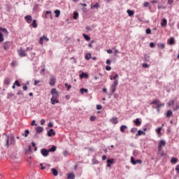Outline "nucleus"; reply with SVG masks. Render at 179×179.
<instances>
[{
	"label": "nucleus",
	"mask_w": 179,
	"mask_h": 179,
	"mask_svg": "<svg viewBox=\"0 0 179 179\" xmlns=\"http://www.w3.org/2000/svg\"><path fill=\"white\" fill-rule=\"evenodd\" d=\"M117 78H118V74L116 73V75L113 76V80H115V81H113V85L110 87V95H113L115 92L117 86L118 85V80H116Z\"/></svg>",
	"instance_id": "obj_1"
},
{
	"label": "nucleus",
	"mask_w": 179,
	"mask_h": 179,
	"mask_svg": "<svg viewBox=\"0 0 179 179\" xmlns=\"http://www.w3.org/2000/svg\"><path fill=\"white\" fill-rule=\"evenodd\" d=\"M166 145V141L165 140L162 139L159 141V145H158V150L161 156L164 155V153L162 152V150H163V148H165Z\"/></svg>",
	"instance_id": "obj_2"
},
{
	"label": "nucleus",
	"mask_w": 179,
	"mask_h": 179,
	"mask_svg": "<svg viewBox=\"0 0 179 179\" xmlns=\"http://www.w3.org/2000/svg\"><path fill=\"white\" fill-rule=\"evenodd\" d=\"M15 143V138L13 136H6V146L8 147L10 145Z\"/></svg>",
	"instance_id": "obj_3"
},
{
	"label": "nucleus",
	"mask_w": 179,
	"mask_h": 179,
	"mask_svg": "<svg viewBox=\"0 0 179 179\" xmlns=\"http://www.w3.org/2000/svg\"><path fill=\"white\" fill-rule=\"evenodd\" d=\"M50 94L52 95V98L51 99H58L59 97V95L57 91L55 88L52 89V90L50 92Z\"/></svg>",
	"instance_id": "obj_4"
},
{
	"label": "nucleus",
	"mask_w": 179,
	"mask_h": 179,
	"mask_svg": "<svg viewBox=\"0 0 179 179\" xmlns=\"http://www.w3.org/2000/svg\"><path fill=\"white\" fill-rule=\"evenodd\" d=\"M27 51L23 50L22 48H20V50H18V55L21 57H25L27 56V53L26 52Z\"/></svg>",
	"instance_id": "obj_5"
},
{
	"label": "nucleus",
	"mask_w": 179,
	"mask_h": 179,
	"mask_svg": "<svg viewBox=\"0 0 179 179\" xmlns=\"http://www.w3.org/2000/svg\"><path fill=\"white\" fill-rule=\"evenodd\" d=\"M49 152H50V151H49V150H48L47 149H45V148H43V149H41V153L42 154V155L43 156V157H48V155H49Z\"/></svg>",
	"instance_id": "obj_6"
},
{
	"label": "nucleus",
	"mask_w": 179,
	"mask_h": 179,
	"mask_svg": "<svg viewBox=\"0 0 179 179\" xmlns=\"http://www.w3.org/2000/svg\"><path fill=\"white\" fill-rule=\"evenodd\" d=\"M11 46V43L9 42V41H6V42H4L3 43V50H8L10 47Z\"/></svg>",
	"instance_id": "obj_7"
},
{
	"label": "nucleus",
	"mask_w": 179,
	"mask_h": 179,
	"mask_svg": "<svg viewBox=\"0 0 179 179\" xmlns=\"http://www.w3.org/2000/svg\"><path fill=\"white\" fill-rule=\"evenodd\" d=\"M24 20L27 21V23L31 24L32 22V17L30 15L24 16Z\"/></svg>",
	"instance_id": "obj_8"
},
{
	"label": "nucleus",
	"mask_w": 179,
	"mask_h": 179,
	"mask_svg": "<svg viewBox=\"0 0 179 179\" xmlns=\"http://www.w3.org/2000/svg\"><path fill=\"white\" fill-rule=\"evenodd\" d=\"M167 43L170 45H173L175 44V38L171 37L169 39H168Z\"/></svg>",
	"instance_id": "obj_9"
},
{
	"label": "nucleus",
	"mask_w": 179,
	"mask_h": 179,
	"mask_svg": "<svg viewBox=\"0 0 179 179\" xmlns=\"http://www.w3.org/2000/svg\"><path fill=\"white\" fill-rule=\"evenodd\" d=\"M162 27H166L167 26V20L166 18H163L161 21Z\"/></svg>",
	"instance_id": "obj_10"
},
{
	"label": "nucleus",
	"mask_w": 179,
	"mask_h": 179,
	"mask_svg": "<svg viewBox=\"0 0 179 179\" xmlns=\"http://www.w3.org/2000/svg\"><path fill=\"white\" fill-rule=\"evenodd\" d=\"M113 162H114V159H107V162H106V163H107V164H106L107 167H110L111 165L113 164Z\"/></svg>",
	"instance_id": "obj_11"
},
{
	"label": "nucleus",
	"mask_w": 179,
	"mask_h": 179,
	"mask_svg": "<svg viewBox=\"0 0 179 179\" xmlns=\"http://www.w3.org/2000/svg\"><path fill=\"white\" fill-rule=\"evenodd\" d=\"M30 134V131L29 129L24 130V133H22L21 136L24 138H27L29 134Z\"/></svg>",
	"instance_id": "obj_12"
},
{
	"label": "nucleus",
	"mask_w": 179,
	"mask_h": 179,
	"mask_svg": "<svg viewBox=\"0 0 179 179\" xmlns=\"http://www.w3.org/2000/svg\"><path fill=\"white\" fill-rule=\"evenodd\" d=\"M48 136L49 137H52V136H55V132H54L53 129H50L49 131H48Z\"/></svg>",
	"instance_id": "obj_13"
},
{
	"label": "nucleus",
	"mask_w": 179,
	"mask_h": 179,
	"mask_svg": "<svg viewBox=\"0 0 179 179\" xmlns=\"http://www.w3.org/2000/svg\"><path fill=\"white\" fill-rule=\"evenodd\" d=\"M110 122L113 124H117L118 123V119L115 117H113L112 119H110Z\"/></svg>",
	"instance_id": "obj_14"
},
{
	"label": "nucleus",
	"mask_w": 179,
	"mask_h": 179,
	"mask_svg": "<svg viewBox=\"0 0 179 179\" xmlns=\"http://www.w3.org/2000/svg\"><path fill=\"white\" fill-rule=\"evenodd\" d=\"M45 17L47 19H51V20H52V14H51V12H50V11H46V13H45Z\"/></svg>",
	"instance_id": "obj_15"
},
{
	"label": "nucleus",
	"mask_w": 179,
	"mask_h": 179,
	"mask_svg": "<svg viewBox=\"0 0 179 179\" xmlns=\"http://www.w3.org/2000/svg\"><path fill=\"white\" fill-rule=\"evenodd\" d=\"M100 7L99 3H96L94 5H93V3L91 4V9L94 10V9H98Z\"/></svg>",
	"instance_id": "obj_16"
},
{
	"label": "nucleus",
	"mask_w": 179,
	"mask_h": 179,
	"mask_svg": "<svg viewBox=\"0 0 179 179\" xmlns=\"http://www.w3.org/2000/svg\"><path fill=\"white\" fill-rule=\"evenodd\" d=\"M55 81H56V79H55L53 76H52V77L50 78V85L51 86H54L55 84Z\"/></svg>",
	"instance_id": "obj_17"
},
{
	"label": "nucleus",
	"mask_w": 179,
	"mask_h": 179,
	"mask_svg": "<svg viewBox=\"0 0 179 179\" xmlns=\"http://www.w3.org/2000/svg\"><path fill=\"white\" fill-rule=\"evenodd\" d=\"M3 84L6 85H10V79L6 78L3 80Z\"/></svg>",
	"instance_id": "obj_18"
},
{
	"label": "nucleus",
	"mask_w": 179,
	"mask_h": 179,
	"mask_svg": "<svg viewBox=\"0 0 179 179\" xmlns=\"http://www.w3.org/2000/svg\"><path fill=\"white\" fill-rule=\"evenodd\" d=\"M50 103L52 105H55V103H59V101H58V99L51 98Z\"/></svg>",
	"instance_id": "obj_19"
},
{
	"label": "nucleus",
	"mask_w": 179,
	"mask_h": 179,
	"mask_svg": "<svg viewBox=\"0 0 179 179\" xmlns=\"http://www.w3.org/2000/svg\"><path fill=\"white\" fill-rule=\"evenodd\" d=\"M83 36L84 37V38L85 39V41H90L91 37H90V36H88L87 34H83Z\"/></svg>",
	"instance_id": "obj_20"
},
{
	"label": "nucleus",
	"mask_w": 179,
	"mask_h": 179,
	"mask_svg": "<svg viewBox=\"0 0 179 179\" xmlns=\"http://www.w3.org/2000/svg\"><path fill=\"white\" fill-rule=\"evenodd\" d=\"M36 131L38 134H41L43 131V128L42 127H37Z\"/></svg>",
	"instance_id": "obj_21"
},
{
	"label": "nucleus",
	"mask_w": 179,
	"mask_h": 179,
	"mask_svg": "<svg viewBox=\"0 0 179 179\" xmlns=\"http://www.w3.org/2000/svg\"><path fill=\"white\" fill-rule=\"evenodd\" d=\"M85 58V59H86L87 61L90 60L91 58H92V54H91V53H87V54H86Z\"/></svg>",
	"instance_id": "obj_22"
},
{
	"label": "nucleus",
	"mask_w": 179,
	"mask_h": 179,
	"mask_svg": "<svg viewBox=\"0 0 179 179\" xmlns=\"http://www.w3.org/2000/svg\"><path fill=\"white\" fill-rule=\"evenodd\" d=\"M0 31L3 32L4 34H8V31L6 28L0 27Z\"/></svg>",
	"instance_id": "obj_23"
},
{
	"label": "nucleus",
	"mask_w": 179,
	"mask_h": 179,
	"mask_svg": "<svg viewBox=\"0 0 179 179\" xmlns=\"http://www.w3.org/2000/svg\"><path fill=\"white\" fill-rule=\"evenodd\" d=\"M89 77L88 74L83 72L80 75V78H87Z\"/></svg>",
	"instance_id": "obj_24"
},
{
	"label": "nucleus",
	"mask_w": 179,
	"mask_h": 179,
	"mask_svg": "<svg viewBox=\"0 0 179 179\" xmlns=\"http://www.w3.org/2000/svg\"><path fill=\"white\" fill-rule=\"evenodd\" d=\"M126 129H127V125H122L121 126V127H120L121 132L124 133Z\"/></svg>",
	"instance_id": "obj_25"
},
{
	"label": "nucleus",
	"mask_w": 179,
	"mask_h": 179,
	"mask_svg": "<svg viewBox=\"0 0 179 179\" xmlns=\"http://www.w3.org/2000/svg\"><path fill=\"white\" fill-rule=\"evenodd\" d=\"M68 179H75V174L69 173L67 175Z\"/></svg>",
	"instance_id": "obj_26"
},
{
	"label": "nucleus",
	"mask_w": 179,
	"mask_h": 179,
	"mask_svg": "<svg viewBox=\"0 0 179 179\" xmlns=\"http://www.w3.org/2000/svg\"><path fill=\"white\" fill-rule=\"evenodd\" d=\"M173 115V111L172 110H169L166 113V117L168 118H170Z\"/></svg>",
	"instance_id": "obj_27"
},
{
	"label": "nucleus",
	"mask_w": 179,
	"mask_h": 179,
	"mask_svg": "<svg viewBox=\"0 0 179 179\" xmlns=\"http://www.w3.org/2000/svg\"><path fill=\"white\" fill-rule=\"evenodd\" d=\"M134 123L136 126H140L141 124V122L139 120V118H136V120H134Z\"/></svg>",
	"instance_id": "obj_28"
},
{
	"label": "nucleus",
	"mask_w": 179,
	"mask_h": 179,
	"mask_svg": "<svg viewBox=\"0 0 179 179\" xmlns=\"http://www.w3.org/2000/svg\"><path fill=\"white\" fill-rule=\"evenodd\" d=\"M80 93H81L82 94H84L85 92V93H88V90L85 89V88H81V89L80 90Z\"/></svg>",
	"instance_id": "obj_29"
},
{
	"label": "nucleus",
	"mask_w": 179,
	"mask_h": 179,
	"mask_svg": "<svg viewBox=\"0 0 179 179\" xmlns=\"http://www.w3.org/2000/svg\"><path fill=\"white\" fill-rule=\"evenodd\" d=\"M4 41V36L1 31H0V43H3Z\"/></svg>",
	"instance_id": "obj_30"
},
{
	"label": "nucleus",
	"mask_w": 179,
	"mask_h": 179,
	"mask_svg": "<svg viewBox=\"0 0 179 179\" xmlns=\"http://www.w3.org/2000/svg\"><path fill=\"white\" fill-rule=\"evenodd\" d=\"M171 162L172 164H176L178 162V159L176 157H172L171 159Z\"/></svg>",
	"instance_id": "obj_31"
},
{
	"label": "nucleus",
	"mask_w": 179,
	"mask_h": 179,
	"mask_svg": "<svg viewBox=\"0 0 179 179\" xmlns=\"http://www.w3.org/2000/svg\"><path fill=\"white\" fill-rule=\"evenodd\" d=\"M78 17H79V13L78 12H75L73 13V19L74 20H78Z\"/></svg>",
	"instance_id": "obj_32"
},
{
	"label": "nucleus",
	"mask_w": 179,
	"mask_h": 179,
	"mask_svg": "<svg viewBox=\"0 0 179 179\" xmlns=\"http://www.w3.org/2000/svg\"><path fill=\"white\" fill-rule=\"evenodd\" d=\"M158 48L159 49L164 50L165 48V44L164 43H159V44H158Z\"/></svg>",
	"instance_id": "obj_33"
},
{
	"label": "nucleus",
	"mask_w": 179,
	"mask_h": 179,
	"mask_svg": "<svg viewBox=\"0 0 179 179\" xmlns=\"http://www.w3.org/2000/svg\"><path fill=\"white\" fill-rule=\"evenodd\" d=\"M51 171L55 176H57L58 172L55 169H52Z\"/></svg>",
	"instance_id": "obj_34"
},
{
	"label": "nucleus",
	"mask_w": 179,
	"mask_h": 179,
	"mask_svg": "<svg viewBox=\"0 0 179 179\" xmlns=\"http://www.w3.org/2000/svg\"><path fill=\"white\" fill-rule=\"evenodd\" d=\"M92 162L93 164H98L99 163V162L95 157L92 159Z\"/></svg>",
	"instance_id": "obj_35"
},
{
	"label": "nucleus",
	"mask_w": 179,
	"mask_h": 179,
	"mask_svg": "<svg viewBox=\"0 0 179 179\" xmlns=\"http://www.w3.org/2000/svg\"><path fill=\"white\" fill-rule=\"evenodd\" d=\"M127 13H128L129 16H130V17H131L134 15V12L133 10H128Z\"/></svg>",
	"instance_id": "obj_36"
},
{
	"label": "nucleus",
	"mask_w": 179,
	"mask_h": 179,
	"mask_svg": "<svg viewBox=\"0 0 179 179\" xmlns=\"http://www.w3.org/2000/svg\"><path fill=\"white\" fill-rule=\"evenodd\" d=\"M37 24H36V20H34L33 21H32V27H34V28H37Z\"/></svg>",
	"instance_id": "obj_37"
},
{
	"label": "nucleus",
	"mask_w": 179,
	"mask_h": 179,
	"mask_svg": "<svg viewBox=\"0 0 179 179\" xmlns=\"http://www.w3.org/2000/svg\"><path fill=\"white\" fill-rule=\"evenodd\" d=\"M55 17H58L59 16V15H60V11L59 10H56L55 11Z\"/></svg>",
	"instance_id": "obj_38"
},
{
	"label": "nucleus",
	"mask_w": 179,
	"mask_h": 179,
	"mask_svg": "<svg viewBox=\"0 0 179 179\" xmlns=\"http://www.w3.org/2000/svg\"><path fill=\"white\" fill-rule=\"evenodd\" d=\"M141 135H145V132L143 131L142 130H138L136 136H141Z\"/></svg>",
	"instance_id": "obj_39"
},
{
	"label": "nucleus",
	"mask_w": 179,
	"mask_h": 179,
	"mask_svg": "<svg viewBox=\"0 0 179 179\" xmlns=\"http://www.w3.org/2000/svg\"><path fill=\"white\" fill-rule=\"evenodd\" d=\"M70 154H69V152H68V151H66V150H64L63 151V155H64V157H67V156H69Z\"/></svg>",
	"instance_id": "obj_40"
},
{
	"label": "nucleus",
	"mask_w": 179,
	"mask_h": 179,
	"mask_svg": "<svg viewBox=\"0 0 179 179\" xmlns=\"http://www.w3.org/2000/svg\"><path fill=\"white\" fill-rule=\"evenodd\" d=\"M43 41H44V38H43V36H41L39 40V43L43 45Z\"/></svg>",
	"instance_id": "obj_41"
},
{
	"label": "nucleus",
	"mask_w": 179,
	"mask_h": 179,
	"mask_svg": "<svg viewBox=\"0 0 179 179\" xmlns=\"http://www.w3.org/2000/svg\"><path fill=\"white\" fill-rule=\"evenodd\" d=\"M56 147L53 145L50 150H48L49 152H55Z\"/></svg>",
	"instance_id": "obj_42"
},
{
	"label": "nucleus",
	"mask_w": 179,
	"mask_h": 179,
	"mask_svg": "<svg viewBox=\"0 0 179 179\" xmlns=\"http://www.w3.org/2000/svg\"><path fill=\"white\" fill-rule=\"evenodd\" d=\"M131 162L132 163V164L136 165V162L134 160V158L133 157H131Z\"/></svg>",
	"instance_id": "obj_43"
},
{
	"label": "nucleus",
	"mask_w": 179,
	"mask_h": 179,
	"mask_svg": "<svg viewBox=\"0 0 179 179\" xmlns=\"http://www.w3.org/2000/svg\"><path fill=\"white\" fill-rule=\"evenodd\" d=\"M145 33L146 34H151V30L150 28H147L146 30H145Z\"/></svg>",
	"instance_id": "obj_44"
},
{
	"label": "nucleus",
	"mask_w": 179,
	"mask_h": 179,
	"mask_svg": "<svg viewBox=\"0 0 179 179\" xmlns=\"http://www.w3.org/2000/svg\"><path fill=\"white\" fill-rule=\"evenodd\" d=\"M144 58L147 62H149L150 57L148 55H144Z\"/></svg>",
	"instance_id": "obj_45"
},
{
	"label": "nucleus",
	"mask_w": 179,
	"mask_h": 179,
	"mask_svg": "<svg viewBox=\"0 0 179 179\" xmlns=\"http://www.w3.org/2000/svg\"><path fill=\"white\" fill-rule=\"evenodd\" d=\"M175 101H171L169 102L168 105L169 106H171L174 105Z\"/></svg>",
	"instance_id": "obj_46"
},
{
	"label": "nucleus",
	"mask_w": 179,
	"mask_h": 179,
	"mask_svg": "<svg viewBox=\"0 0 179 179\" xmlns=\"http://www.w3.org/2000/svg\"><path fill=\"white\" fill-rule=\"evenodd\" d=\"M143 68H149V65L146 63H143L142 64Z\"/></svg>",
	"instance_id": "obj_47"
},
{
	"label": "nucleus",
	"mask_w": 179,
	"mask_h": 179,
	"mask_svg": "<svg viewBox=\"0 0 179 179\" xmlns=\"http://www.w3.org/2000/svg\"><path fill=\"white\" fill-rule=\"evenodd\" d=\"M31 126H37V124H36V120H32V122H31Z\"/></svg>",
	"instance_id": "obj_48"
},
{
	"label": "nucleus",
	"mask_w": 179,
	"mask_h": 179,
	"mask_svg": "<svg viewBox=\"0 0 179 179\" xmlns=\"http://www.w3.org/2000/svg\"><path fill=\"white\" fill-rule=\"evenodd\" d=\"M103 106L101 105H96V110H101Z\"/></svg>",
	"instance_id": "obj_49"
},
{
	"label": "nucleus",
	"mask_w": 179,
	"mask_h": 179,
	"mask_svg": "<svg viewBox=\"0 0 179 179\" xmlns=\"http://www.w3.org/2000/svg\"><path fill=\"white\" fill-rule=\"evenodd\" d=\"M160 131H162V127L157 129V135L160 136Z\"/></svg>",
	"instance_id": "obj_50"
},
{
	"label": "nucleus",
	"mask_w": 179,
	"mask_h": 179,
	"mask_svg": "<svg viewBox=\"0 0 179 179\" xmlns=\"http://www.w3.org/2000/svg\"><path fill=\"white\" fill-rule=\"evenodd\" d=\"M31 50H33V46L27 48V50H26L27 52L31 51Z\"/></svg>",
	"instance_id": "obj_51"
},
{
	"label": "nucleus",
	"mask_w": 179,
	"mask_h": 179,
	"mask_svg": "<svg viewBox=\"0 0 179 179\" xmlns=\"http://www.w3.org/2000/svg\"><path fill=\"white\" fill-rule=\"evenodd\" d=\"M43 40L45 41L46 42L49 41V38L45 35L43 36Z\"/></svg>",
	"instance_id": "obj_52"
},
{
	"label": "nucleus",
	"mask_w": 179,
	"mask_h": 179,
	"mask_svg": "<svg viewBox=\"0 0 179 179\" xmlns=\"http://www.w3.org/2000/svg\"><path fill=\"white\" fill-rule=\"evenodd\" d=\"M169 5H172L174 3V0H168L167 2Z\"/></svg>",
	"instance_id": "obj_53"
},
{
	"label": "nucleus",
	"mask_w": 179,
	"mask_h": 179,
	"mask_svg": "<svg viewBox=\"0 0 179 179\" xmlns=\"http://www.w3.org/2000/svg\"><path fill=\"white\" fill-rule=\"evenodd\" d=\"M14 85H16L17 87H20V84L18 80H15Z\"/></svg>",
	"instance_id": "obj_54"
},
{
	"label": "nucleus",
	"mask_w": 179,
	"mask_h": 179,
	"mask_svg": "<svg viewBox=\"0 0 179 179\" xmlns=\"http://www.w3.org/2000/svg\"><path fill=\"white\" fill-rule=\"evenodd\" d=\"M150 48H155V43H152V42L150 43Z\"/></svg>",
	"instance_id": "obj_55"
},
{
	"label": "nucleus",
	"mask_w": 179,
	"mask_h": 179,
	"mask_svg": "<svg viewBox=\"0 0 179 179\" xmlns=\"http://www.w3.org/2000/svg\"><path fill=\"white\" fill-rule=\"evenodd\" d=\"M90 120H91L92 122L95 121V120H96V117H95V116H91V117H90Z\"/></svg>",
	"instance_id": "obj_56"
},
{
	"label": "nucleus",
	"mask_w": 179,
	"mask_h": 179,
	"mask_svg": "<svg viewBox=\"0 0 179 179\" xmlns=\"http://www.w3.org/2000/svg\"><path fill=\"white\" fill-rule=\"evenodd\" d=\"M105 69L106 71H110L111 70V67L110 66H106Z\"/></svg>",
	"instance_id": "obj_57"
},
{
	"label": "nucleus",
	"mask_w": 179,
	"mask_h": 179,
	"mask_svg": "<svg viewBox=\"0 0 179 179\" xmlns=\"http://www.w3.org/2000/svg\"><path fill=\"white\" fill-rule=\"evenodd\" d=\"M176 171L177 173H179V164L176 166Z\"/></svg>",
	"instance_id": "obj_58"
},
{
	"label": "nucleus",
	"mask_w": 179,
	"mask_h": 179,
	"mask_svg": "<svg viewBox=\"0 0 179 179\" xmlns=\"http://www.w3.org/2000/svg\"><path fill=\"white\" fill-rule=\"evenodd\" d=\"M45 123V120L44 119H41V125H44Z\"/></svg>",
	"instance_id": "obj_59"
},
{
	"label": "nucleus",
	"mask_w": 179,
	"mask_h": 179,
	"mask_svg": "<svg viewBox=\"0 0 179 179\" xmlns=\"http://www.w3.org/2000/svg\"><path fill=\"white\" fill-rule=\"evenodd\" d=\"M40 166H41L42 170H45L46 169V166H43V164H41Z\"/></svg>",
	"instance_id": "obj_60"
},
{
	"label": "nucleus",
	"mask_w": 179,
	"mask_h": 179,
	"mask_svg": "<svg viewBox=\"0 0 179 179\" xmlns=\"http://www.w3.org/2000/svg\"><path fill=\"white\" fill-rule=\"evenodd\" d=\"M135 162H136V164H141V163H142V161L140 160V159H137V160L135 161Z\"/></svg>",
	"instance_id": "obj_61"
},
{
	"label": "nucleus",
	"mask_w": 179,
	"mask_h": 179,
	"mask_svg": "<svg viewBox=\"0 0 179 179\" xmlns=\"http://www.w3.org/2000/svg\"><path fill=\"white\" fill-rule=\"evenodd\" d=\"M133 153H134V155H137L138 154V151L136 150H134Z\"/></svg>",
	"instance_id": "obj_62"
},
{
	"label": "nucleus",
	"mask_w": 179,
	"mask_h": 179,
	"mask_svg": "<svg viewBox=\"0 0 179 179\" xmlns=\"http://www.w3.org/2000/svg\"><path fill=\"white\" fill-rule=\"evenodd\" d=\"M179 109V105H176V108H173V111H176Z\"/></svg>",
	"instance_id": "obj_63"
},
{
	"label": "nucleus",
	"mask_w": 179,
	"mask_h": 179,
	"mask_svg": "<svg viewBox=\"0 0 179 179\" xmlns=\"http://www.w3.org/2000/svg\"><path fill=\"white\" fill-rule=\"evenodd\" d=\"M149 6V3L148 2H145L143 4L144 7H148Z\"/></svg>",
	"instance_id": "obj_64"
}]
</instances>
